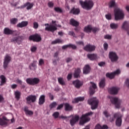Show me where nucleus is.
I'll return each instance as SVG.
<instances>
[{
	"label": "nucleus",
	"instance_id": "1",
	"mask_svg": "<svg viewBox=\"0 0 129 129\" xmlns=\"http://www.w3.org/2000/svg\"><path fill=\"white\" fill-rule=\"evenodd\" d=\"M114 15L115 21H119V20H123L124 19V12L122 9L118 8L117 4L115 2H113Z\"/></svg>",
	"mask_w": 129,
	"mask_h": 129
},
{
	"label": "nucleus",
	"instance_id": "2",
	"mask_svg": "<svg viewBox=\"0 0 129 129\" xmlns=\"http://www.w3.org/2000/svg\"><path fill=\"white\" fill-rule=\"evenodd\" d=\"M68 117H72V118L70 120V123L72 126H73L74 125H75L76 124V122H77V121L79 120V116L78 115H76L75 116H73V115H71L68 117L61 115L59 116V118H61V119H67Z\"/></svg>",
	"mask_w": 129,
	"mask_h": 129
},
{
	"label": "nucleus",
	"instance_id": "3",
	"mask_svg": "<svg viewBox=\"0 0 129 129\" xmlns=\"http://www.w3.org/2000/svg\"><path fill=\"white\" fill-rule=\"evenodd\" d=\"M79 3L82 8L84 9V10H87V11L91 10V9L93 8V6H94L93 2L92 1H85L84 2L80 1Z\"/></svg>",
	"mask_w": 129,
	"mask_h": 129
},
{
	"label": "nucleus",
	"instance_id": "4",
	"mask_svg": "<svg viewBox=\"0 0 129 129\" xmlns=\"http://www.w3.org/2000/svg\"><path fill=\"white\" fill-rule=\"evenodd\" d=\"M88 103L89 105H91V109H92V110H94V109H96V108L98 107L99 101L97 98H96V97H93L88 100Z\"/></svg>",
	"mask_w": 129,
	"mask_h": 129
},
{
	"label": "nucleus",
	"instance_id": "5",
	"mask_svg": "<svg viewBox=\"0 0 129 129\" xmlns=\"http://www.w3.org/2000/svg\"><path fill=\"white\" fill-rule=\"evenodd\" d=\"M52 24H49L48 23L45 24L44 26H47L45 27V30L48 32H51V33H54L55 31H57V24H56V21H52Z\"/></svg>",
	"mask_w": 129,
	"mask_h": 129
},
{
	"label": "nucleus",
	"instance_id": "6",
	"mask_svg": "<svg viewBox=\"0 0 129 129\" xmlns=\"http://www.w3.org/2000/svg\"><path fill=\"white\" fill-rule=\"evenodd\" d=\"M92 114H93V112L91 111L82 115L81 117V120L80 121V124L83 125L86 122H88L90 120V118L88 116L92 115Z\"/></svg>",
	"mask_w": 129,
	"mask_h": 129
},
{
	"label": "nucleus",
	"instance_id": "7",
	"mask_svg": "<svg viewBox=\"0 0 129 129\" xmlns=\"http://www.w3.org/2000/svg\"><path fill=\"white\" fill-rule=\"evenodd\" d=\"M26 81L29 85H37L40 83V80L37 78H29L26 80Z\"/></svg>",
	"mask_w": 129,
	"mask_h": 129
},
{
	"label": "nucleus",
	"instance_id": "8",
	"mask_svg": "<svg viewBox=\"0 0 129 129\" xmlns=\"http://www.w3.org/2000/svg\"><path fill=\"white\" fill-rule=\"evenodd\" d=\"M122 100L117 97H114L113 104L115 109H120L122 106Z\"/></svg>",
	"mask_w": 129,
	"mask_h": 129
},
{
	"label": "nucleus",
	"instance_id": "9",
	"mask_svg": "<svg viewBox=\"0 0 129 129\" xmlns=\"http://www.w3.org/2000/svg\"><path fill=\"white\" fill-rule=\"evenodd\" d=\"M30 41H33V42H40L42 40L41 36L38 34L30 35L29 37Z\"/></svg>",
	"mask_w": 129,
	"mask_h": 129
},
{
	"label": "nucleus",
	"instance_id": "10",
	"mask_svg": "<svg viewBox=\"0 0 129 129\" xmlns=\"http://www.w3.org/2000/svg\"><path fill=\"white\" fill-rule=\"evenodd\" d=\"M26 99V103L28 104H30L31 102L34 103L37 100V96L34 95H30L27 97Z\"/></svg>",
	"mask_w": 129,
	"mask_h": 129
},
{
	"label": "nucleus",
	"instance_id": "11",
	"mask_svg": "<svg viewBox=\"0 0 129 129\" xmlns=\"http://www.w3.org/2000/svg\"><path fill=\"white\" fill-rule=\"evenodd\" d=\"M24 40V38L22 36H19L17 37H15L11 39V42H13L15 43V44H16V43L18 44V45H21V43H22V41Z\"/></svg>",
	"mask_w": 129,
	"mask_h": 129
},
{
	"label": "nucleus",
	"instance_id": "12",
	"mask_svg": "<svg viewBox=\"0 0 129 129\" xmlns=\"http://www.w3.org/2000/svg\"><path fill=\"white\" fill-rule=\"evenodd\" d=\"M12 57L10 56L9 55H6L5 57L4 63H3V67L4 69H7L8 68V66L9 65V63L11 62V60Z\"/></svg>",
	"mask_w": 129,
	"mask_h": 129
},
{
	"label": "nucleus",
	"instance_id": "13",
	"mask_svg": "<svg viewBox=\"0 0 129 129\" xmlns=\"http://www.w3.org/2000/svg\"><path fill=\"white\" fill-rule=\"evenodd\" d=\"M121 114L119 113L115 114L114 117H117L116 120V125L117 126H121V123L122 122V120L121 119Z\"/></svg>",
	"mask_w": 129,
	"mask_h": 129
},
{
	"label": "nucleus",
	"instance_id": "14",
	"mask_svg": "<svg viewBox=\"0 0 129 129\" xmlns=\"http://www.w3.org/2000/svg\"><path fill=\"white\" fill-rule=\"evenodd\" d=\"M73 85L75 86L77 89H79L80 87H82L83 85V81H81L79 80H76L73 81Z\"/></svg>",
	"mask_w": 129,
	"mask_h": 129
},
{
	"label": "nucleus",
	"instance_id": "15",
	"mask_svg": "<svg viewBox=\"0 0 129 129\" xmlns=\"http://www.w3.org/2000/svg\"><path fill=\"white\" fill-rule=\"evenodd\" d=\"M96 48L95 46L89 44L84 47V50L87 52H93V51L95 50Z\"/></svg>",
	"mask_w": 129,
	"mask_h": 129
},
{
	"label": "nucleus",
	"instance_id": "16",
	"mask_svg": "<svg viewBox=\"0 0 129 129\" xmlns=\"http://www.w3.org/2000/svg\"><path fill=\"white\" fill-rule=\"evenodd\" d=\"M90 83L92 84V86H91L89 88L90 95H93L95 93V89L97 88V86L93 82H91Z\"/></svg>",
	"mask_w": 129,
	"mask_h": 129
},
{
	"label": "nucleus",
	"instance_id": "17",
	"mask_svg": "<svg viewBox=\"0 0 129 129\" xmlns=\"http://www.w3.org/2000/svg\"><path fill=\"white\" fill-rule=\"evenodd\" d=\"M70 14H72L75 15H78L79 14H80V9L79 8H75L73 7L70 11Z\"/></svg>",
	"mask_w": 129,
	"mask_h": 129
},
{
	"label": "nucleus",
	"instance_id": "18",
	"mask_svg": "<svg viewBox=\"0 0 129 129\" xmlns=\"http://www.w3.org/2000/svg\"><path fill=\"white\" fill-rule=\"evenodd\" d=\"M27 7L26 9L27 10H31L33 7H34V4L27 2L25 3L23 6H21L22 9H24Z\"/></svg>",
	"mask_w": 129,
	"mask_h": 129
},
{
	"label": "nucleus",
	"instance_id": "19",
	"mask_svg": "<svg viewBox=\"0 0 129 129\" xmlns=\"http://www.w3.org/2000/svg\"><path fill=\"white\" fill-rule=\"evenodd\" d=\"M46 96L45 95H41L39 98L38 101V104L39 105H43L44 103H45V101H46V99H45Z\"/></svg>",
	"mask_w": 129,
	"mask_h": 129
},
{
	"label": "nucleus",
	"instance_id": "20",
	"mask_svg": "<svg viewBox=\"0 0 129 129\" xmlns=\"http://www.w3.org/2000/svg\"><path fill=\"white\" fill-rule=\"evenodd\" d=\"M70 25L73 27H78L79 26V22L75 20V19L72 18L70 20Z\"/></svg>",
	"mask_w": 129,
	"mask_h": 129
},
{
	"label": "nucleus",
	"instance_id": "21",
	"mask_svg": "<svg viewBox=\"0 0 129 129\" xmlns=\"http://www.w3.org/2000/svg\"><path fill=\"white\" fill-rule=\"evenodd\" d=\"M28 24L29 22L28 21H22L17 25V28H24V27H27Z\"/></svg>",
	"mask_w": 129,
	"mask_h": 129
},
{
	"label": "nucleus",
	"instance_id": "22",
	"mask_svg": "<svg viewBox=\"0 0 129 129\" xmlns=\"http://www.w3.org/2000/svg\"><path fill=\"white\" fill-rule=\"evenodd\" d=\"M1 84L0 86H4L7 83V78L3 75L0 76Z\"/></svg>",
	"mask_w": 129,
	"mask_h": 129
},
{
	"label": "nucleus",
	"instance_id": "23",
	"mask_svg": "<svg viewBox=\"0 0 129 129\" xmlns=\"http://www.w3.org/2000/svg\"><path fill=\"white\" fill-rule=\"evenodd\" d=\"M67 48H72L73 50H75L77 48L74 44H69V45H66L62 46V50H65V49H67Z\"/></svg>",
	"mask_w": 129,
	"mask_h": 129
},
{
	"label": "nucleus",
	"instance_id": "24",
	"mask_svg": "<svg viewBox=\"0 0 129 129\" xmlns=\"http://www.w3.org/2000/svg\"><path fill=\"white\" fill-rule=\"evenodd\" d=\"M87 57L91 61H93L94 60H96L97 59V55L96 54H87Z\"/></svg>",
	"mask_w": 129,
	"mask_h": 129
},
{
	"label": "nucleus",
	"instance_id": "25",
	"mask_svg": "<svg viewBox=\"0 0 129 129\" xmlns=\"http://www.w3.org/2000/svg\"><path fill=\"white\" fill-rule=\"evenodd\" d=\"M13 33H15L14 30H11L9 28H5L4 30V33L5 35H12Z\"/></svg>",
	"mask_w": 129,
	"mask_h": 129
},
{
	"label": "nucleus",
	"instance_id": "26",
	"mask_svg": "<svg viewBox=\"0 0 129 129\" xmlns=\"http://www.w3.org/2000/svg\"><path fill=\"white\" fill-rule=\"evenodd\" d=\"M81 73V70H80V68H77V69H76L74 74V76L75 78H78V77H80Z\"/></svg>",
	"mask_w": 129,
	"mask_h": 129
},
{
	"label": "nucleus",
	"instance_id": "27",
	"mask_svg": "<svg viewBox=\"0 0 129 129\" xmlns=\"http://www.w3.org/2000/svg\"><path fill=\"white\" fill-rule=\"evenodd\" d=\"M64 110L66 111H71V110H72V108H73V107L70 105V104H69V103H64Z\"/></svg>",
	"mask_w": 129,
	"mask_h": 129
},
{
	"label": "nucleus",
	"instance_id": "28",
	"mask_svg": "<svg viewBox=\"0 0 129 129\" xmlns=\"http://www.w3.org/2000/svg\"><path fill=\"white\" fill-rule=\"evenodd\" d=\"M24 111H25L26 115H33V114H34V112H33V111L29 110L28 107H25Z\"/></svg>",
	"mask_w": 129,
	"mask_h": 129
},
{
	"label": "nucleus",
	"instance_id": "29",
	"mask_svg": "<svg viewBox=\"0 0 129 129\" xmlns=\"http://www.w3.org/2000/svg\"><path fill=\"white\" fill-rule=\"evenodd\" d=\"M90 72V67L89 65H86L83 69L84 74H88Z\"/></svg>",
	"mask_w": 129,
	"mask_h": 129
},
{
	"label": "nucleus",
	"instance_id": "30",
	"mask_svg": "<svg viewBox=\"0 0 129 129\" xmlns=\"http://www.w3.org/2000/svg\"><path fill=\"white\" fill-rule=\"evenodd\" d=\"M122 29H123V30L127 31V30L129 29V23L126 21L124 22L122 24Z\"/></svg>",
	"mask_w": 129,
	"mask_h": 129
},
{
	"label": "nucleus",
	"instance_id": "31",
	"mask_svg": "<svg viewBox=\"0 0 129 129\" xmlns=\"http://www.w3.org/2000/svg\"><path fill=\"white\" fill-rule=\"evenodd\" d=\"M84 100V97H80L78 98H76L74 99L73 101V103H77L79 102V101H83Z\"/></svg>",
	"mask_w": 129,
	"mask_h": 129
},
{
	"label": "nucleus",
	"instance_id": "32",
	"mask_svg": "<svg viewBox=\"0 0 129 129\" xmlns=\"http://www.w3.org/2000/svg\"><path fill=\"white\" fill-rule=\"evenodd\" d=\"M63 43V40L57 38L55 40L51 42L52 45H55V44H62Z\"/></svg>",
	"mask_w": 129,
	"mask_h": 129
},
{
	"label": "nucleus",
	"instance_id": "33",
	"mask_svg": "<svg viewBox=\"0 0 129 129\" xmlns=\"http://www.w3.org/2000/svg\"><path fill=\"white\" fill-rule=\"evenodd\" d=\"M30 70H32V67L36 69L37 68V60H34L29 66Z\"/></svg>",
	"mask_w": 129,
	"mask_h": 129
},
{
	"label": "nucleus",
	"instance_id": "34",
	"mask_svg": "<svg viewBox=\"0 0 129 129\" xmlns=\"http://www.w3.org/2000/svg\"><path fill=\"white\" fill-rule=\"evenodd\" d=\"M99 85L100 88H104V87H105V79H103L101 80Z\"/></svg>",
	"mask_w": 129,
	"mask_h": 129
},
{
	"label": "nucleus",
	"instance_id": "35",
	"mask_svg": "<svg viewBox=\"0 0 129 129\" xmlns=\"http://www.w3.org/2000/svg\"><path fill=\"white\" fill-rule=\"evenodd\" d=\"M91 25H88L84 28V32H85L86 33H91Z\"/></svg>",
	"mask_w": 129,
	"mask_h": 129
},
{
	"label": "nucleus",
	"instance_id": "36",
	"mask_svg": "<svg viewBox=\"0 0 129 129\" xmlns=\"http://www.w3.org/2000/svg\"><path fill=\"white\" fill-rule=\"evenodd\" d=\"M58 82L60 85H66V83L64 81V79L63 78H58L57 79Z\"/></svg>",
	"mask_w": 129,
	"mask_h": 129
},
{
	"label": "nucleus",
	"instance_id": "37",
	"mask_svg": "<svg viewBox=\"0 0 129 129\" xmlns=\"http://www.w3.org/2000/svg\"><path fill=\"white\" fill-rule=\"evenodd\" d=\"M118 59H119V56L116 53L113 52V62L117 63Z\"/></svg>",
	"mask_w": 129,
	"mask_h": 129
},
{
	"label": "nucleus",
	"instance_id": "38",
	"mask_svg": "<svg viewBox=\"0 0 129 129\" xmlns=\"http://www.w3.org/2000/svg\"><path fill=\"white\" fill-rule=\"evenodd\" d=\"M15 95V98L17 100H20V98H21V92L19 91H16L14 93Z\"/></svg>",
	"mask_w": 129,
	"mask_h": 129
},
{
	"label": "nucleus",
	"instance_id": "39",
	"mask_svg": "<svg viewBox=\"0 0 129 129\" xmlns=\"http://www.w3.org/2000/svg\"><path fill=\"white\" fill-rule=\"evenodd\" d=\"M18 19L14 18L10 19V23L11 25H16L18 23Z\"/></svg>",
	"mask_w": 129,
	"mask_h": 129
},
{
	"label": "nucleus",
	"instance_id": "40",
	"mask_svg": "<svg viewBox=\"0 0 129 129\" xmlns=\"http://www.w3.org/2000/svg\"><path fill=\"white\" fill-rule=\"evenodd\" d=\"M106 77L107 78H109V79H113V72L112 73H107L106 74Z\"/></svg>",
	"mask_w": 129,
	"mask_h": 129
},
{
	"label": "nucleus",
	"instance_id": "41",
	"mask_svg": "<svg viewBox=\"0 0 129 129\" xmlns=\"http://www.w3.org/2000/svg\"><path fill=\"white\" fill-rule=\"evenodd\" d=\"M120 88L118 87H114L113 88V95H117L119 91Z\"/></svg>",
	"mask_w": 129,
	"mask_h": 129
},
{
	"label": "nucleus",
	"instance_id": "42",
	"mask_svg": "<svg viewBox=\"0 0 129 129\" xmlns=\"http://www.w3.org/2000/svg\"><path fill=\"white\" fill-rule=\"evenodd\" d=\"M54 10L56 13H59L60 14L63 13V10L60 7H55Z\"/></svg>",
	"mask_w": 129,
	"mask_h": 129
},
{
	"label": "nucleus",
	"instance_id": "43",
	"mask_svg": "<svg viewBox=\"0 0 129 129\" xmlns=\"http://www.w3.org/2000/svg\"><path fill=\"white\" fill-rule=\"evenodd\" d=\"M121 71L119 69H117L113 72V76H118L120 75Z\"/></svg>",
	"mask_w": 129,
	"mask_h": 129
},
{
	"label": "nucleus",
	"instance_id": "44",
	"mask_svg": "<svg viewBox=\"0 0 129 129\" xmlns=\"http://www.w3.org/2000/svg\"><path fill=\"white\" fill-rule=\"evenodd\" d=\"M56 106H57V103L56 102H53L49 105L50 109L54 108V107H56Z\"/></svg>",
	"mask_w": 129,
	"mask_h": 129
},
{
	"label": "nucleus",
	"instance_id": "45",
	"mask_svg": "<svg viewBox=\"0 0 129 129\" xmlns=\"http://www.w3.org/2000/svg\"><path fill=\"white\" fill-rule=\"evenodd\" d=\"M7 124H8V122L0 118V125H7Z\"/></svg>",
	"mask_w": 129,
	"mask_h": 129
},
{
	"label": "nucleus",
	"instance_id": "46",
	"mask_svg": "<svg viewBox=\"0 0 129 129\" xmlns=\"http://www.w3.org/2000/svg\"><path fill=\"white\" fill-rule=\"evenodd\" d=\"M109 58L111 62H113V51L110 52L109 53Z\"/></svg>",
	"mask_w": 129,
	"mask_h": 129
},
{
	"label": "nucleus",
	"instance_id": "47",
	"mask_svg": "<svg viewBox=\"0 0 129 129\" xmlns=\"http://www.w3.org/2000/svg\"><path fill=\"white\" fill-rule=\"evenodd\" d=\"M98 31H99V29L97 27H92L91 28V32H93V33H95L96 32H98Z\"/></svg>",
	"mask_w": 129,
	"mask_h": 129
},
{
	"label": "nucleus",
	"instance_id": "48",
	"mask_svg": "<svg viewBox=\"0 0 129 129\" xmlns=\"http://www.w3.org/2000/svg\"><path fill=\"white\" fill-rule=\"evenodd\" d=\"M104 115H105V117H109V116H110V114H109V113H108V112H107V111L105 110L103 112Z\"/></svg>",
	"mask_w": 129,
	"mask_h": 129
},
{
	"label": "nucleus",
	"instance_id": "49",
	"mask_svg": "<svg viewBox=\"0 0 129 129\" xmlns=\"http://www.w3.org/2000/svg\"><path fill=\"white\" fill-rule=\"evenodd\" d=\"M45 64V62L44 61V59L40 58L39 60L38 65L39 66H42V65H44Z\"/></svg>",
	"mask_w": 129,
	"mask_h": 129
},
{
	"label": "nucleus",
	"instance_id": "50",
	"mask_svg": "<svg viewBox=\"0 0 129 129\" xmlns=\"http://www.w3.org/2000/svg\"><path fill=\"white\" fill-rule=\"evenodd\" d=\"M59 114L58 112H55L53 113L52 116H54V118H58Z\"/></svg>",
	"mask_w": 129,
	"mask_h": 129
},
{
	"label": "nucleus",
	"instance_id": "51",
	"mask_svg": "<svg viewBox=\"0 0 129 129\" xmlns=\"http://www.w3.org/2000/svg\"><path fill=\"white\" fill-rule=\"evenodd\" d=\"M103 48L105 51H107V49H108V44H107L106 42H105L103 44Z\"/></svg>",
	"mask_w": 129,
	"mask_h": 129
},
{
	"label": "nucleus",
	"instance_id": "52",
	"mask_svg": "<svg viewBox=\"0 0 129 129\" xmlns=\"http://www.w3.org/2000/svg\"><path fill=\"white\" fill-rule=\"evenodd\" d=\"M108 6L110 9L113 8V0H111L108 3Z\"/></svg>",
	"mask_w": 129,
	"mask_h": 129
},
{
	"label": "nucleus",
	"instance_id": "53",
	"mask_svg": "<svg viewBox=\"0 0 129 129\" xmlns=\"http://www.w3.org/2000/svg\"><path fill=\"white\" fill-rule=\"evenodd\" d=\"M105 18L107 20H111V14H108L105 15Z\"/></svg>",
	"mask_w": 129,
	"mask_h": 129
},
{
	"label": "nucleus",
	"instance_id": "54",
	"mask_svg": "<svg viewBox=\"0 0 129 129\" xmlns=\"http://www.w3.org/2000/svg\"><path fill=\"white\" fill-rule=\"evenodd\" d=\"M111 35H109L108 34H107L104 36V39H106V40H110L111 39Z\"/></svg>",
	"mask_w": 129,
	"mask_h": 129
},
{
	"label": "nucleus",
	"instance_id": "55",
	"mask_svg": "<svg viewBox=\"0 0 129 129\" xmlns=\"http://www.w3.org/2000/svg\"><path fill=\"white\" fill-rule=\"evenodd\" d=\"M108 92L111 95L113 94V87L108 89Z\"/></svg>",
	"mask_w": 129,
	"mask_h": 129
},
{
	"label": "nucleus",
	"instance_id": "56",
	"mask_svg": "<svg viewBox=\"0 0 129 129\" xmlns=\"http://www.w3.org/2000/svg\"><path fill=\"white\" fill-rule=\"evenodd\" d=\"M63 106H64V104H61L60 105H59L57 108H56V110H60V109L63 108Z\"/></svg>",
	"mask_w": 129,
	"mask_h": 129
},
{
	"label": "nucleus",
	"instance_id": "57",
	"mask_svg": "<svg viewBox=\"0 0 129 129\" xmlns=\"http://www.w3.org/2000/svg\"><path fill=\"white\" fill-rule=\"evenodd\" d=\"M108 98H109V99H110V100L111 101V103H112V104H113V96L109 95L108 96Z\"/></svg>",
	"mask_w": 129,
	"mask_h": 129
},
{
	"label": "nucleus",
	"instance_id": "58",
	"mask_svg": "<svg viewBox=\"0 0 129 129\" xmlns=\"http://www.w3.org/2000/svg\"><path fill=\"white\" fill-rule=\"evenodd\" d=\"M71 79H72V73H70L68 75L67 80L69 81L71 80Z\"/></svg>",
	"mask_w": 129,
	"mask_h": 129
},
{
	"label": "nucleus",
	"instance_id": "59",
	"mask_svg": "<svg viewBox=\"0 0 129 129\" xmlns=\"http://www.w3.org/2000/svg\"><path fill=\"white\" fill-rule=\"evenodd\" d=\"M33 28L34 29H38L39 28V24L37 22H34L33 23Z\"/></svg>",
	"mask_w": 129,
	"mask_h": 129
},
{
	"label": "nucleus",
	"instance_id": "60",
	"mask_svg": "<svg viewBox=\"0 0 129 129\" xmlns=\"http://www.w3.org/2000/svg\"><path fill=\"white\" fill-rule=\"evenodd\" d=\"M48 95L50 100H54V95H53L51 93H49Z\"/></svg>",
	"mask_w": 129,
	"mask_h": 129
},
{
	"label": "nucleus",
	"instance_id": "61",
	"mask_svg": "<svg viewBox=\"0 0 129 129\" xmlns=\"http://www.w3.org/2000/svg\"><path fill=\"white\" fill-rule=\"evenodd\" d=\"M124 86L126 87H128L129 86V79H126L125 83H124Z\"/></svg>",
	"mask_w": 129,
	"mask_h": 129
},
{
	"label": "nucleus",
	"instance_id": "62",
	"mask_svg": "<svg viewBox=\"0 0 129 129\" xmlns=\"http://www.w3.org/2000/svg\"><path fill=\"white\" fill-rule=\"evenodd\" d=\"M48 6L49 8H53L54 7V3L51 2H48Z\"/></svg>",
	"mask_w": 129,
	"mask_h": 129
},
{
	"label": "nucleus",
	"instance_id": "63",
	"mask_svg": "<svg viewBox=\"0 0 129 129\" xmlns=\"http://www.w3.org/2000/svg\"><path fill=\"white\" fill-rule=\"evenodd\" d=\"M69 36H72L73 37H75V33L73 31H70L69 32Z\"/></svg>",
	"mask_w": 129,
	"mask_h": 129
},
{
	"label": "nucleus",
	"instance_id": "64",
	"mask_svg": "<svg viewBox=\"0 0 129 129\" xmlns=\"http://www.w3.org/2000/svg\"><path fill=\"white\" fill-rule=\"evenodd\" d=\"M94 129H101V125L99 124H97Z\"/></svg>",
	"mask_w": 129,
	"mask_h": 129
}]
</instances>
